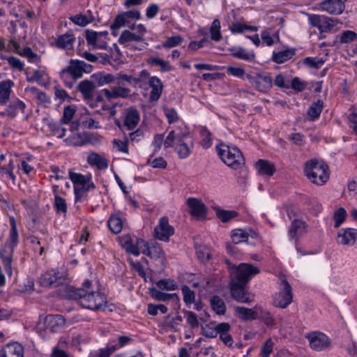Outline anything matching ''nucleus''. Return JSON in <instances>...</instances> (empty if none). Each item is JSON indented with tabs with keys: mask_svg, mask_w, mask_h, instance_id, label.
Here are the masks:
<instances>
[{
	"mask_svg": "<svg viewBox=\"0 0 357 357\" xmlns=\"http://www.w3.org/2000/svg\"><path fill=\"white\" fill-rule=\"evenodd\" d=\"M230 272L229 288L234 300L241 303H250L254 301V294L246 289L249 280L259 273V269L250 264L241 263L235 266L225 260Z\"/></svg>",
	"mask_w": 357,
	"mask_h": 357,
	"instance_id": "f257e3e1",
	"label": "nucleus"
},
{
	"mask_svg": "<svg viewBox=\"0 0 357 357\" xmlns=\"http://www.w3.org/2000/svg\"><path fill=\"white\" fill-rule=\"evenodd\" d=\"M66 289L69 293L68 296L77 300L82 307L94 311L105 310L107 304L106 297L103 293L94 289L91 281L85 280L81 288L66 287Z\"/></svg>",
	"mask_w": 357,
	"mask_h": 357,
	"instance_id": "f03ea898",
	"label": "nucleus"
},
{
	"mask_svg": "<svg viewBox=\"0 0 357 357\" xmlns=\"http://www.w3.org/2000/svg\"><path fill=\"white\" fill-rule=\"evenodd\" d=\"M10 229L8 237L0 248V257L8 275L13 274L12 261L14 250L19 243V234L16 220L13 216L9 217Z\"/></svg>",
	"mask_w": 357,
	"mask_h": 357,
	"instance_id": "7ed1b4c3",
	"label": "nucleus"
},
{
	"mask_svg": "<svg viewBox=\"0 0 357 357\" xmlns=\"http://www.w3.org/2000/svg\"><path fill=\"white\" fill-rule=\"evenodd\" d=\"M216 151L221 160L233 169H241L245 165L242 152L234 145L222 143L216 146Z\"/></svg>",
	"mask_w": 357,
	"mask_h": 357,
	"instance_id": "20e7f679",
	"label": "nucleus"
},
{
	"mask_svg": "<svg viewBox=\"0 0 357 357\" xmlns=\"http://www.w3.org/2000/svg\"><path fill=\"white\" fill-rule=\"evenodd\" d=\"M304 172L307 178L317 185H323L329 178L328 166L317 159L305 162Z\"/></svg>",
	"mask_w": 357,
	"mask_h": 357,
	"instance_id": "39448f33",
	"label": "nucleus"
},
{
	"mask_svg": "<svg viewBox=\"0 0 357 357\" xmlns=\"http://www.w3.org/2000/svg\"><path fill=\"white\" fill-rule=\"evenodd\" d=\"M91 66L84 61L70 60L69 65L60 72V77L66 86L73 88L76 79L82 77L84 73H89Z\"/></svg>",
	"mask_w": 357,
	"mask_h": 357,
	"instance_id": "423d86ee",
	"label": "nucleus"
},
{
	"mask_svg": "<svg viewBox=\"0 0 357 357\" xmlns=\"http://www.w3.org/2000/svg\"><path fill=\"white\" fill-rule=\"evenodd\" d=\"M69 178L74 185L73 190L75 201L76 202L81 200L86 192L96 188L91 175L84 176L82 174L70 171Z\"/></svg>",
	"mask_w": 357,
	"mask_h": 357,
	"instance_id": "0eeeda50",
	"label": "nucleus"
},
{
	"mask_svg": "<svg viewBox=\"0 0 357 357\" xmlns=\"http://www.w3.org/2000/svg\"><path fill=\"white\" fill-rule=\"evenodd\" d=\"M132 75L122 73H116V86L112 89H104L101 91L102 93L109 100L117 98H126L130 96L131 90L129 88L123 86L122 82H126L130 84Z\"/></svg>",
	"mask_w": 357,
	"mask_h": 357,
	"instance_id": "6e6552de",
	"label": "nucleus"
},
{
	"mask_svg": "<svg viewBox=\"0 0 357 357\" xmlns=\"http://www.w3.org/2000/svg\"><path fill=\"white\" fill-rule=\"evenodd\" d=\"M246 78L252 87L261 93H267L273 86V79L266 72L248 73Z\"/></svg>",
	"mask_w": 357,
	"mask_h": 357,
	"instance_id": "1a4fd4ad",
	"label": "nucleus"
},
{
	"mask_svg": "<svg viewBox=\"0 0 357 357\" xmlns=\"http://www.w3.org/2000/svg\"><path fill=\"white\" fill-rule=\"evenodd\" d=\"M190 135L189 128L181 121L168 133L164 142V147L168 149L173 146L176 142L188 139Z\"/></svg>",
	"mask_w": 357,
	"mask_h": 357,
	"instance_id": "9d476101",
	"label": "nucleus"
},
{
	"mask_svg": "<svg viewBox=\"0 0 357 357\" xmlns=\"http://www.w3.org/2000/svg\"><path fill=\"white\" fill-rule=\"evenodd\" d=\"M282 286L280 291L273 296V304L276 307L284 309L292 302V289L286 280L282 281Z\"/></svg>",
	"mask_w": 357,
	"mask_h": 357,
	"instance_id": "9b49d317",
	"label": "nucleus"
},
{
	"mask_svg": "<svg viewBox=\"0 0 357 357\" xmlns=\"http://www.w3.org/2000/svg\"><path fill=\"white\" fill-rule=\"evenodd\" d=\"M305 337L308 340L311 349L314 351H321L327 350L331 347V340L328 336L321 332H311L307 333Z\"/></svg>",
	"mask_w": 357,
	"mask_h": 357,
	"instance_id": "f8f14e48",
	"label": "nucleus"
},
{
	"mask_svg": "<svg viewBox=\"0 0 357 357\" xmlns=\"http://www.w3.org/2000/svg\"><path fill=\"white\" fill-rule=\"evenodd\" d=\"M309 23L317 27L320 33L330 32L337 24V20L323 15H310L308 17Z\"/></svg>",
	"mask_w": 357,
	"mask_h": 357,
	"instance_id": "ddd939ff",
	"label": "nucleus"
},
{
	"mask_svg": "<svg viewBox=\"0 0 357 357\" xmlns=\"http://www.w3.org/2000/svg\"><path fill=\"white\" fill-rule=\"evenodd\" d=\"M85 38L89 46L93 48L105 50L107 46L108 32L104 31H95L93 30H86Z\"/></svg>",
	"mask_w": 357,
	"mask_h": 357,
	"instance_id": "4468645a",
	"label": "nucleus"
},
{
	"mask_svg": "<svg viewBox=\"0 0 357 357\" xmlns=\"http://www.w3.org/2000/svg\"><path fill=\"white\" fill-rule=\"evenodd\" d=\"M174 233V228L169 224L167 217H162L154 229V236L162 241H169L170 236Z\"/></svg>",
	"mask_w": 357,
	"mask_h": 357,
	"instance_id": "2eb2a0df",
	"label": "nucleus"
},
{
	"mask_svg": "<svg viewBox=\"0 0 357 357\" xmlns=\"http://www.w3.org/2000/svg\"><path fill=\"white\" fill-rule=\"evenodd\" d=\"M62 274L58 268H51L41 274L38 282L44 287L57 286L61 282Z\"/></svg>",
	"mask_w": 357,
	"mask_h": 357,
	"instance_id": "dca6fc26",
	"label": "nucleus"
},
{
	"mask_svg": "<svg viewBox=\"0 0 357 357\" xmlns=\"http://www.w3.org/2000/svg\"><path fill=\"white\" fill-rule=\"evenodd\" d=\"M347 0H324L319 3V9L330 15H338L343 13Z\"/></svg>",
	"mask_w": 357,
	"mask_h": 357,
	"instance_id": "f3484780",
	"label": "nucleus"
},
{
	"mask_svg": "<svg viewBox=\"0 0 357 357\" xmlns=\"http://www.w3.org/2000/svg\"><path fill=\"white\" fill-rule=\"evenodd\" d=\"M44 324L50 331L56 333L65 326L66 319L61 314H48L45 317Z\"/></svg>",
	"mask_w": 357,
	"mask_h": 357,
	"instance_id": "a211bd4d",
	"label": "nucleus"
},
{
	"mask_svg": "<svg viewBox=\"0 0 357 357\" xmlns=\"http://www.w3.org/2000/svg\"><path fill=\"white\" fill-rule=\"evenodd\" d=\"M139 119L138 110L133 107H129L124 112L123 126L128 130H133L139 123Z\"/></svg>",
	"mask_w": 357,
	"mask_h": 357,
	"instance_id": "6ab92c4d",
	"label": "nucleus"
},
{
	"mask_svg": "<svg viewBox=\"0 0 357 357\" xmlns=\"http://www.w3.org/2000/svg\"><path fill=\"white\" fill-rule=\"evenodd\" d=\"M357 238V229L342 228L337 233V242L344 245H353Z\"/></svg>",
	"mask_w": 357,
	"mask_h": 357,
	"instance_id": "aec40b11",
	"label": "nucleus"
},
{
	"mask_svg": "<svg viewBox=\"0 0 357 357\" xmlns=\"http://www.w3.org/2000/svg\"><path fill=\"white\" fill-rule=\"evenodd\" d=\"M124 223L125 218L121 212L119 211L109 216L107 222V225L112 233L117 234L122 231Z\"/></svg>",
	"mask_w": 357,
	"mask_h": 357,
	"instance_id": "412c9836",
	"label": "nucleus"
},
{
	"mask_svg": "<svg viewBox=\"0 0 357 357\" xmlns=\"http://www.w3.org/2000/svg\"><path fill=\"white\" fill-rule=\"evenodd\" d=\"M307 225L305 222L299 219L294 220L289 229V238L290 240L298 238L307 233Z\"/></svg>",
	"mask_w": 357,
	"mask_h": 357,
	"instance_id": "4be33fe9",
	"label": "nucleus"
},
{
	"mask_svg": "<svg viewBox=\"0 0 357 357\" xmlns=\"http://www.w3.org/2000/svg\"><path fill=\"white\" fill-rule=\"evenodd\" d=\"M178 156L181 159L188 158L192 152L194 143L192 140L185 139L181 142H176L173 146Z\"/></svg>",
	"mask_w": 357,
	"mask_h": 357,
	"instance_id": "5701e85b",
	"label": "nucleus"
},
{
	"mask_svg": "<svg viewBox=\"0 0 357 357\" xmlns=\"http://www.w3.org/2000/svg\"><path fill=\"white\" fill-rule=\"evenodd\" d=\"M187 204L192 216L201 218L206 215V206L201 199L190 197L187 199Z\"/></svg>",
	"mask_w": 357,
	"mask_h": 357,
	"instance_id": "b1692460",
	"label": "nucleus"
},
{
	"mask_svg": "<svg viewBox=\"0 0 357 357\" xmlns=\"http://www.w3.org/2000/svg\"><path fill=\"white\" fill-rule=\"evenodd\" d=\"M149 85L151 89L149 94V100H158L163 89V84L161 80L156 76L150 77L149 78Z\"/></svg>",
	"mask_w": 357,
	"mask_h": 357,
	"instance_id": "393cba45",
	"label": "nucleus"
},
{
	"mask_svg": "<svg viewBox=\"0 0 357 357\" xmlns=\"http://www.w3.org/2000/svg\"><path fill=\"white\" fill-rule=\"evenodd\" d=\"M26 104L21 100L16 98L10 102L3 112L1 113V115L7 116L10 118L15 117L18 112L20 111L24 113Z\"/></svg>",
	"mask_w": 357,
	"mask_h": 357,
	"instance_id": "a878e982",
	"label": "nucleus"
},
{
	"mask_svg": "<svg viewBox=\"0 0 357 357\" xmlns=\"http://www.w3.org/2000/svg\"><path fill=\"white\" fill-rule=\"evenodd\" d=\"M24 349L17 342L8 344L0 351V357H24Z\"/></svg>",
	"mask_w": 357,
	"mask_h": 357,
	"instance_id": "bb28decb",
	"label": "nucleus"
},
{
	"mask_svg": "<svg viewBox=\"0 0 357 357\" xmlns=\"http://www.w3.org/2000/svg\"><path fill=\"white\" fill-rule=\"evenodd\" d=\"M94 83L98 86H102L112 84H116L115 74L105 73L104 71L98 72L91 76Z\"/></svg>",
	"mask_w": 357,
	"mask_h": 357,
	"instance_id": "cd10ccee",
	"label": "nucleus"
},
{
	"mask_svg": "<svg viewBox=\"0 0 357 357\" xmlns=\"http://www.w3.org/2000/svg\"><path fill=\"white\" fill-rule=\"evenodd\" d=\"M256 233L252 229H236L231 231V241L235 244H238L248 241V237H255Z\"/></svg>",
	"mask_w": 357,
	"mask_h": 357,
	"instance_id": "c85d7f7f",
	"label": "nucleus"
},
{
	"mask_svg": "<svg viewBox=\"0 0 357 357\" xmlns=\"http://www.w3.org/2000/svg\"><path fill=\"white\" fill-rule=\"evenodd\" d=\"M262 45L268 47L273 46L280 41L278 31H275L272 29H266L261 32Z\"/></svg>",
	"mask_w": 357,
	"mask_h": 357,
	"instance_id": "c756f323",
	"label": "nucleus"
},
{
	"mask_svg": "<svg viewBox=\"0 0 357 357\" xmlns=\"http://www.w3.org/2000/svg\"><path fill=\"white\" fill-rule=\"evenodd\" d=\"M255 166L260 175L271 176L275 172L273 163L266 160H259Z\"/></svg>",
	"mask_w": 357,
	"mask_h": 357,
	"instance_id": "7c9ffc66",
	"label": "nucleus"
},
{
	"mask_svg": "<svg viewBox=\"0 0 357 357\" xmlns=\"http://www.w3.org/2000/svg\"><path fill=\"white\" fill-rule=\"evenodd\" d=\"M213 209L216 217L223 223H226L238 216V213L234 210H225L218 206H213Z\"/></svg>",
	"mask_w": 357,
	"mask_h": 357,
	"instance_id": "2f4dec72",
	"label": "nucleus"
},
{
	"mask_svg": "<svg viewBox=\"0 0 357 357\" xmlns=\"http://www.w3.org/2000/svg\"><path fill=\"white\" fill-rule=\"evenodd\" d=\"M231 54L238 59L246 61H252L255 59L253 52H249L242 47H234L230 49Z\"/></svg>",
	"mask_w": 357,
	"mask_h": 357,
	"instance_id": "473e14b6",
	"label": "nucleus"
},
{
	"mask_svg": "<svg viewBox=\"0 0 357 357\" xmlns=\"http://www.w3.org/2000/svg\"><path fill=\"white\" fill-rule=\"evenodd\" d=\"M294 54V50L287 49L279 52L273 51L271 60L276 63L281 64L290 60Z\"/></svg>",
	"mask_w": 357,
	"mask_h": 357,
	"instance_id": "72a5a7b5",
	"label": "nucleus"
},
{
	"mask_svg": "<svg viewBox=\"0 0 357 357\" xmlns=\"http://www.w3.org/2000/svg\"><path fill=\"white\" fill-rule=\"evenodd\" d=\"M75 37L72 31H68L66 33L58 37L56 45L58 47L70 50L73 47Z\"/></svg>",
	"mask_w": 357,
	"mask_h": 357,
	"instance_id": "f704fd0d",
	"label": "nucleus"
},
{
	"mask_svg": "<svg viewBox=\"0 0 357 357\" xmlns=\"http://www.w3.org/2000/svg\"><path fill=\"white\" fill-rule=\"evenodd\" d=\"M13 85V82L10 79L0 82V104L5 105L8 102Z\"/></svg>",
	"mask_w": 357,
	"mask_h": 357,
	"instance_id": "c9c22d12",
	"label": "nucleus"
},
{
	"mask_svg": "<svg viewBox=\"0 0 357 357\" xmlns=\"http://www.w3.org/2000/svg\"><path fill=\"white\" fill-rule=\"evenodd\" d=\"M87 162L90 165L96 166L100 169H105L108 167L107 160L96 153H91L88 155Z\"/></svg>",
	"mask_w": 357,
	"mask_h": 357,
	"instance_id": "e433bc0d",
	"label": "nucleus"
},
{
	"mask_svg": "<svg viewBox=\"0 0 357 357\" xmlns=\"http://www.w3.org/2000/svg\"><path fill=\"white\" fill-rule=\"evenodd\" d=\"M323 108H324L323 100H318L317 101L312 102L310 105V106L307 110V112L308 119L312 121L317 120L319 117V116L323 110Z\"/></svg>",
	"mask_w": 357,
	"mask_h": 357,
	"instance_id": "4c0bfd02",
	"label": "nucleus"
},
{
	"mask_svg": "<svg viewBox=\"0 0 357 357\" xmlns=\"http://www.w3.org/2000/svg\"><path fill=\"white\" fill-rule=\"evenodd\" d=\"M94 20L93 13L90 10L86 14H77L70 17V20L79 26H85L91 23Z\"/></svg>",
	"mask_w": 357,
	"mask_h": 357,
	"instance_id": "58836bf2",
	"label": "nucleus"
},
{
	"mask_svg": "<svg viewBox=\"0 0 357 357\" xmlns=\"http://www.w3.org/2000/svg\"><path fill=\"white\" fill-rule=\"evenodd\" d=\"M14 164L12 159L7 165H0V177L1 178L10 179L13 183H15L16 176L14 174Z\"/></svg>",
	"mask_w": 357,
	"mask_h": 357,
	"instance_id": "ea45409f",
	"label": "nucleus"
},
{
	"mask_svg": "<svg viewBox=\"0 0 357 357\" xmlns=\"http://www.w3.org/2000/svg\"><path fill=\"white\" fill-rule=\"evenodd\" d=\"M234 311L238 318L243 321L253 320L257 317V314L255 311L245 307L236 306L234 308Z\"/></svg>",
	"mask_w": 357,
	"mask_h": 357,
	"instance_id": "a19ab883",
	"label": "nucleus"
},
{
	"mask_svg": "<svg viewBox=\"0 0 357 357\" xmlns=\"http://www.w3.org/2000/svg\"><path fill=\"white\" fill-rule=\"evenodd\" d=\"M53 206L56 215H61L64 218L66 217L68 213V204L64 198L61 196H56V198H54Z\"/></svg>",
	"mask_w": 357,
	"mask_h": 357,
	"instance_id": "79ce46f5",
	"label": "nucleus"
},
{
	"mask_svg": "<svg viewBox=\"0 0 357 357\" xmlns=\"http://www.w3.org/2000/svg\"><path fill=\"white\" fill-rule=\"evenodd\" d=\"M259 26L247 25L241 22H233L230 26L229 30L233 34L242 33L245 31H257Z\"/></svg>",
	"mask_w": 357,
	"mask_h": 357,
	"instance_id": "37998d69",
	"label": "nucleus"
},
{
	"mask_svg": "<svg viewBox=\"0 0 357 357\" xmlns=\"http://www.w3.org/2000/svg\"><path fill=\"white\" fill-rule=\"evenodd\" d=\"M200 145L204 149L210 148L213 144L211 132L206 128L202 127L199 130Z\"/></svg>",
	"mask_w": 357,
	"mask_h": 357,
	"instance_id": "c03bdc74",
	"label": "nucleus"
},
{
	"mask_svg": "<svg viewBox=\"0 0 357 357\" xmlns=\"http://www.w3.org/2000/svg\"><path fill=\"white\" fill-rule=\"evenodd\" d=\"M147 63L151 66H160L161 72H169L172 67L168 61L163 60L158 57L151 56L147 59Z\"/></svg>",
	"mask_w": 357,
	"mask_h": 357,
	"instance_id": "a18cd8bd",
	"label": "nucleus"
},
{
	"mask_svg": "<svg viewBox=\"0 0 357 357\" xmlns=\"http://www.w3.org/2000/svg\"><path fill=\"white\" fill-rule=\"evenodd\" d=\"M212 309L219 315L225 314L226 312V305L224 301L218 296H213L211 298Z\"/></svg>",
	"mask_w": 357,
	"mask_h": 357,
	"instance_id": "49530a36",
	"label": "nucleus"
},
{
	"mask_svg": "<svg viewBox=\"0 0 357 357\" xmlns=\"http://www.w3.org/2000/svg\"><path fill=\"white\" fill-rule=\"evenodd\" d=\"M18 54L27 59L28 61L31 63L38 65L40 63V57L36 53L33 52L31 47H25Z\"/></svg>",
	"mask_w": 357,
	"mask_h": 357,
	"instance_id": "de8ad7c7",
	"label": "nucleus"
},
{
	"mask_svg": "<svg viewBox=\"0 0 357 357\" xmlns=\"http://www.w3.org/2000/svg\"><path fill=\"white\" fill-rule=\"evenodd\" d=\"M151 258L158 259L162 255V250L160 245L157 242L149 243L147 249L144 253Z\"/></svg>",
	"mask_w": 357,
	"mask_h": 357,
	"instance_id": "09e8293b",
	"label": "nucleus"
},
{
	"mask_svg": "<svg viewBox=\"0 0 357 357\" xmlns=\"http://www.w3.org/2000/svg\"><path fill=\"white\" fill-rule=\"evenodd\" d=\"M140 42L141 38L129 30H124L120 35L118 42L121 45H126L129 42Z\"/></svg>",
	"mask_w": 357,
	"mask_h": 357,
	"instance_id": "8fccbe9b",
	"label": "nucleus"
},
{
	"mask_svg": "<svg viewBox=\"0 0 357 357\" xmlns=\"http://www.w3.org/2000/svg\"><path fill=\"white\" fill-rule=\"evenodd\" d=\"M77 88L84 98H89L94 90L95 85L91 81L86 79L80 82Z\"/></svg>",
	"mask_w": 357,
	"mask_h": 357,
	"instance_id": "3c124183",
	"label": "nucleus"
},
{
	"mask_svg": "<svg viewBox=\"0 0 357 357\" xmlns=\"http://www.w3.org/2000/svg\"><path fill=\"white\" fill-rule=\"evenodd\" d=\"M126 18L125 17L124 15L122 13H120L117 15L114 20V22L110 25V29L112 31V34L114 36L117 35V31L121 29V27L126 26V24H128Z\"/></svg>",
	"mask_w": 357,
	"mask_h": 357,
	"instance_id": "603ef678",
	"label": "nucleus"
},
{
	"mask_svg": "<svg viewBox=\"0 0 357 357\" xmlns=\"http://www.w3.org/2000/svg\"><path fill=\"white\" fill-rule=\"evenodd\" d=\"M151 296L155 301H166L170 300L175 294L162 292L155 287L149 289Z\"/></svg>",
	"mask_w": 357,
	"mask_h": 357,
	"instance_id": "864d4df0",
	"label": "nucleus"
},
{
	"mask_svg": "<svg viewBox=\"0 0 357 357\" xmlns=\"http://www.w3.org/2000/svg\"><path fill=\"white\" fill-rule=\"evenodd\" d=\"M156 286L159 289L166 291H174L178 288L176 282L170 278L158 280Z\"/></svg>",
	"mask_w": 357,
	"mask_h": 357,
	"instance_id": "5fc2aeb1",
	"label": "nucleus"
},
{
	"mask_svg": "<svg viewBox=\"0 0 357 357\" xmlns=\"http://www.w3.org/2000/svg\"><path fill=\"white\" fill-rule=\"evenodd\" d=\"M220 29L221 25L220 20L218 19L214 20L210 28L211 38L212 40L218 42L222 39Z\"/></svg>",
	"mask_w": 357,
	"mask_h": 357,
	"instance_id": "6e6d98bb",
	"label": "nucleus"
},
{
	"mask_svg": "<svg viewBox=\"0 0 357 357\" xmlns=\"http://www.w3.org/2000/svg\"><path fill=\"white\" fill-rule=\"evenodd\" d=\"M337 38H339V43L340 44L351 43L357 39V33L350 30L343 31L341 35L337 36Z\"/></svg>",
	"mask_w": 357,
	"mask_h": 357,
	"instance_id": "4d7b16f0",
	"label": "nucleus"
},
{
	"mask_svg": "<svg viewBox=\"0 0 357 357\" xmlns=\"http://www.w3.org/2000/svg\"><path fill=\"white\" fill-rule=\"evenodd\" d=\"M303 63L310 68L319 69L324 64L325 60L321 58L308 56L303 59Z\"/></svg>",
	"mask_w": 357,
	"mask_h": 357,
	"instance_id": "13d9d810",
	"label": "nucleus"
},
{
	"mask_svg": "<svg viewBox=\"0 0 357 357\" xmlns=\"http://www.w3.org/2000/svg\"><path fill=\"white\" fill-rule=\"evenodd\" d=\"M75 105H68L64 107L63 116L61 119V123L68 124L73 118L76 112Z\"/></svg>",
	"mask_w": 357,
	"mask_h": 357,
	"instance_id": "bf43d9fd",
	"label": "nucleus"
},
{
	"mask_svg": "<svg viewBox=\"0 0 357 357\" xmlns=\"http://www.w3.org/2000/svg\"><path fill=\"white\" fill-rule=\"evenodd\" d=\"M164 114L169 124L174 123H180V117L174 108L165 107L164 108Z\"/></svg>",
	"mask_w": 357,
	"mask_h": 357,
	"instance_id": "052dcab7",
	"label": "nucleus"
},
{
	"mask_svg": "<svg viewBox=\"0 0 357 357\" xmlns=\"http://www.w3.org/2000/svg\"><path fill=\"white\" fill-rule=\"evenodd\" d=\"M60 123H50L48 124V127L52 132V134L56 136L57 138H63L66 132V129L61 126Z\"/></svg>",
	"mask_w": 357,
	"mask_h": 357,
	"instance_id": "680f3d73",
	"label": "nucleus"
},
{
	"mask_svg": "<svg viewBox=\"0 0 357 357\" xmlns=\"http://www.w3.org/2000/svg\"><path fill=\"white\" fill-rule=\"evenodd\" d=\"M181 291L183 296V301L187 305L192 304L195 301V292L190 289L187 285H183L181 288Z\"/></svg>",
	"mask_w": 357,
	"mask_h": 357,
	"instance_id": "e2e57ef3",
	"label": "nucleus"
},
{
	"mask_svg": "<svg viewBox=\"0 0 357 357\" xmlns=\"http://www.w3.org/2000/svg\"><path fill=\"white\" fill-rule=\"evenodd\" d=\"M347 216V211L343 207L339 208L333 215V219L335 221L334 227L335 228L339 227L341 224L344 221Z\"/></svg>",
	"mask_w": 357,
	"mask_h": 357,
	"instance_id": "0e129e2a",
	"label": "nucleus"
},
{
	"mask_svg": "<svg viewBox=\"0 0 357 357\" xmlns=\"http://www.w3.org/2000/svg\"><path fill=\"white\" fill-rule=\"evenodd\" d=\"M45 74V68L40 67L38 70H33L31 75H27V81L29 82H38L43 79Z\"/></svg>",
	"mask_w": 357,
	"mask_h": 357,
	"instance_id": "69168bd1",
	"label": "nucleus"
},
{
	"mask_svg": "<svg viewBox=\"0 0 357 357\" xmlns=\"http://www.w3.org/2000/svg\"><path fill=\"white\" fill-rule=\"evenodd\" d=\"M114 147L117 149L119 152L124 153H128V137L125 135L123 141L120 139H114L113 140Z\"/></svg>",
	"mask_w": 357,
	"mask_h": 357,
	"instance_id": "338daca9",
	"label": "nucleus"
},
{
	"mask_svg": "<svg viewBox=\"0 0 357 357\" xmlns=\"http://www.w3.org/2000/svg\"><path fill=\"white\" fill-rule=\"evenodd\" d=\"M274 344L271 339H268L261 348L260 357H269L273 350Z\"/></svg>",
	"mask_w": 357,
	"mask_h": 357,
	"instance_id": "774afa93",
	"label": "nucleus"
}]
</instances>
